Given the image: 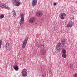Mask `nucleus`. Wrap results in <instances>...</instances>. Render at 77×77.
<instances>
[{
	"instance_id": "f257e3e1",
	"label": "nucleus",
	"mask_w": 77,
	"mask_h": 77,
	"mask_svg": "<svg viewBox=\"0 0 77 77\" xmlns=\"http://www.w3.org/2000/svg\"><path fill=\"white\" fill-rule=\"evenodd\" d=\"M61 43H58L57 46H56V48L57 50L58 51H60L62 50V49L60 48V46H62L63 47H64L65 48L66 47V45H65V44H66L65 42V39H62L61 40Z\"/></svg>"
},
{
	"instance_id": "f03ea898",
	"label": "nucleus",
	"mask_w": 77,
	"mask_h": 77,
	"mask_svg": "<svg viewBox=\"0 0 77 77\" xmlns=\"http://www.w3.org/2000/svg\"><path fill=\"white\" fill-rule=\"evenodd\" d=\"M20 17L21 18L20 21V26L24 24V14H20Z\"/></svg>"
},
{
	"instance_id": "7ed1b4c3",
	"label": "nucleus",
	"mask_w": 77,
	"mask_h": 77,
	"mask_svg": "<svg viewBox=\"0 0 77 77\" xmlns=\"http://www.w3.org/2000/svg\"><path fill=\"white\" fill-rule=\"evenodd\" d=\"M27 69H23L21 72L22 76L23 77H27Z\"/></svg>"
},
{
	"instance_id": "20e7f679",
	"label": "nucleus",
	"mask_w": 77,
	"mask_h": 77,
	"mask_svg": "<svg viewBox=\"0 0 77 77\" xmlns=\"http://www.w3.org/2000/svg\"><path fill=\"white\" fill-rule=\"evenodd\" d=\"M20 0H12V2L13 4H15V6H19L20 5Z\"/></svg>"
},
{
	"instance_id": "39448f33",
	"label": "nucleus",
	"mask_w": 77,
	"mask_h": 77,
	"mask_svg": "<svg viewBox=\"0 0 77 77\" xmlns=\"http://www.w3.org/2000/svg\"><path fill=\"white\" fill-rule=\"evenodd\" d=\"M5 47L6 50H9V49L10 50H11L12 45L10 44V43L8 42L6 43L5 44Z\"/></svg>"
},
{
	"instance_id": "423d86ee",
	"label": "nucleus",
	"mask_w": 77,
	"mask_h": 77,
	"mask_svg": "<svg viewBox=\"0 0 77 77\" xmlns=\"http://www.w3.org/2000/svg\"><path fill=\"white\" fill-rule=\"evenodd\" d=\"M28 39L29 38L27 37L23 42V44L22 45V47L23 48H25L26 45V44H27V41H28Z\"/></svg>"
},
{
	"instance_id": "0eeeda50",
	"label": "nucleus",
	"mask_w": 77,
	"mask_h": 77,
	"mask_svg": "<svg viewBox=\"0 0 77 77\" xmlns=\"http://www.w3.org/2000/svg\"><path fill=\"white\" fill-rule=\"evenodd\" d=\"M74 23L70 22L68 23L67 25L66 26V27H72V26H74Z\"/></svg>"
},
{
	"instance_id": "6e6552de",
	"label": "nucleus",
	"mask_w": 77,
	"mask_h": 77,
	"mask_svg": "<svg viewBox=\"0 0 77 77\" xmlns=\"http://www.w3.org/2000/svg\"><path fill=\"white\" fill-rule=\"evenodd\" d=\"M66 14L64 13H62L61 15L59 16V17L62 20H64L65 17H66Z\"/></svg>"
},
{
	"instance_id": "1a4fd4ad",
	"label": "nucleus",
	"mask_w": 77,
	"mask_h": 77,
	"mask_svg": "<svg viewBox=\"0 0 77 77\" xmlns=\"http://www.w3.org/2000/svg\"><path fill=\"white\" fill-rule=\"evenodd\" d=\"M35 20H36L35 17H32L29 19V23H33L35 21Z\"/></svg>"
},
{
	"instance_id": "9d476101",
	"label": "nucleus",
	"mask_w": 77,
	"mask_h": 77,
	"mask_svg": "<svg viewBox=\"0 0 77 77\" xmlns=\"http://www.w3.org/2000/svg\"><path fill=\"white\" fill-rule=\"evenodd\" d=\"M42 11H39L36 14V15L37 17H41V16H42Z\"/></svg>"
},
{
	"instance_id": "9b49d317",
	"label": "nucleus",
	"mask_w": 77,
	"mask_h": 77,
	"mask_svg": "<svg viewBox=\"0 0 77 77\" xmlns=\"http://www.w3.org/2000/svg\"><path fill=\"white\" fill-rule=\"evenodd\" d=\"M46 53V51L44 48H43L41 51V54L44 55Z\"/></svg>"
},
{
	"instance_id": "f8f14e48",
	"label": "nucleus",
	"mask_w": 77,
	"mask_h": 77,
	"mask_svg": "<svg viewBox=\"0 0 77 77\" xmlns=\"http://www.w3.org/2000/svg\"><path fill=\"white\" fill-rule=\"evenodd\" d=\"M37 3V0H32V6H35Z\"/></svg>"
},
{
	"instance_id": "ddd939ff",
	"label": "nucleus",
	"mask_w": 77,
	"mask_h": 77,
	"mask_svg": "<svg viewBox=\"0 0 77 77\" xmlns=\"http://www.w3.org/2000/svg\"><path fill=\"white\" fill-rule=\"evenodd\" d=\"M0 7L1 8H4L6 7V5L3 3H1L0 4Z\"/></svg>"
},
{
	"instance_id": "4468645a",
	"label": "nucleus",
	"mask_w": 77,
	"mask_h": 77,
	"mask_svg": "<svg viewBox=\"0 0 77 77\" xmlns=\"http://www.w3.org/2000/svg\"><path fill=\"white\" fill-rule=\"evenodd\" d=\"M14 69L16 70V71H18L19 68H18V66L17 65L14 66Z\"/></svg>"
},
{
	"instance_id": "2eb2a0df",
	"label": "nucleus",
	"mask_w": 77,
	"mask_h": 77,
	"mask_svg": "<svg viewBox=\"0 0 77 77\" xmlns=\"http://www.w3.org/2000/svg\"><path fill=\"white\" fill-rule=\"evenodd\" d=\"M13 15L14 17H15L16 14L15 13V10H14L13 12Z\"/></svg>"
},
{
	"instance_id": "dca6fc26",
	"label": "nucleus",
	"mask_w": 77,
	"mask_h": 77,
	"mask_svg": "<svg viewBox=\"0 0 77 77\" xmlns=\"http://www.w3.org/2000/svg\"><path fill=\"white\" fill-rule=\"evenodd\" d=\"M73 67L74 66H73V65L72 64H71L70 65V68H71V69H72Z\"/></svg>"
},
{
	"instance_id": "f3484780",
	"label": "nucleus",
	"mask_w": 77,
	"mask_h": 77,
	"mask_svg": "<svg viewBox=\"0 0 77 77\" xmlns=\"http://www.w3.org/2000/svg\"><path fill=\"white\" fill-rule=\"evenodd\" d=\"M35 46H36V47H38V48H39L41 47V46L39 45H38V44L37 43H36L35 44Z\"/></svg>"
},
{
	"instance_id": "a211bd4d",
	"label": "nucleus",
	"mask_w": 77,
	"mask_h": 77,
	"mask_svg": "<svg viewBox=\"0 0 77 77\" xmlns=\"http://www.w3.org/2000/svg\"><path fill=\"white\" fill-rule=\"evenodd\" d=\"M62 56L63 57H64V58H66V55L65 54H64L62 55Z\"/></svg>"
},
{
	"instance_id": "6ab92c4d",
	"label": "nucleus",
	"mask_w": 77,
	"mask_h": 77,
	"mask_svg": "<svg viewBox=\"0 0 77 77\" xmlns=\"http://www.w3.org/2000/svg\"><path fill=\"white\" fill-rule=\"evenodd\" d=\"M62 52L63 54H65L66 53V50L63 49V50Z\"/></svg>"
},
{
	"instance_id": "aec40b11",
	"label": "nucleus",
	"mask_w": 77,
	"mask_h": 77,
	"mask_svg": "<svg viewBox=\"0 0 77 77\" xmlns=\"http://www.w3.org/2000/svg\"><path fill=\"white\" fill-rule=\"evenodd\" d=\"M4 15L2 14L0 16V18L2 19V18H4Z\"/></svg>"
},
{
	"instance_id": "412c9836",
	"label": "nucleus",
	"mask_w": 77,
	"mask_h": 77,
	"mask_svg": "<svg viewBox=\"0 0 77 77\" xmlns=\"http://www.w3.org/2000/svg\"><path fill=\"white\" fill-rule=\"evenodd\" d=\"M2 47V40H0V48Z\"/></svg>"
},
{
	"instance_id": "4be33fe9",
	"label": "nucleus",
	"mask_w": 77,
	"mask_h": 77,
	"mask_svg": "<svg viewBox=\"0 0 77 77\" xmlns=\"http://www.w3.org/2000/svg\"><path fill=\"white\" fill-rule=\"evenodd\" d=\"M6 9H8V10H10V9H11L10 8L8 7H7L6 8Z\"/></svg>"
},
{
	"instance_id": "5701e85b",
	"label": "nucleus",
	"mask_w": 77,
	"mask_h": 77,
	"mask_svg": "<svg viewBox=\"0 0 77 77\" xmlns=\"http://www.w3.org/2000/svg\"><path fill=\"white\" fill-rule=\"evenodd\" d=\"M74 77H77V74L75 73L74 75Z\"/></svg>"
},
{
	"instance_id": "b1692460",
	"label": "nucleus",
	"mask_w": 77,
	"mask_h": 77,
	"mask_svg": "<svg viewBox=\"0 0 77 77\" xmlns=\"http://www.w3.org/2000/svg\"><path fill=\"white\" fill-rule=\"evenodd\" d=\"M44 75H45V74H42V77H44Z\"/></svg>"
},
{
	"instance_id": "393cba45",
	"label": "nucleus",
	"mask_w": 77,
	"mask_h": 77,
	"mask_svg": "<svg viewBox=\"0 0 77 77\" xmlns=\"http://www.w3.org/2000/svg\"><path fill=\"white\" fill-rule=\"evenodd\" d=\"M49 73L51 74L52 73V72L51 70H49Z\"/></svg>"
},
{
	"instance_id": "a878e982",
	"label": "nucleus",
	"mask_w": 77,
	"mask_h": 77,
	"mask_svg": "<svg viewBox=\"0 0 77 77\" xmlns=\"http://www.w3.org/2000/svg\"><path fill=\"white\" fill-rule=\"evenodd\" d=\"M56 4H57L56 2H54V6H56Z\"/></svg>"
},
{
	"instance_id": "bb28decb",
	"label": "nucleus",
	"mask_w": 77,
	"mask_h": 77,
	"mask_svg": "<svg viewBox=\"0 0 77 77\" xmlns=\"http://www.w3.org/2000/svg\"><path fill=\"white\" fill-rule=\"evenodd\" d=\"M53 77V74H51V75H50V77Z\"/></svg>"
},
{
	"instance_id": "cd10ccee",
	"label": "nucleus",
	"mask_w": 77,
	"mask_h": 77,
	"mask_svg": "<svg viewBox=\"0 0 77 77\" xmlns=\"http://www.w3.org/2000/svg\"><path fill=\"white\" fill-rule=\"evenodd\" d=\"M41 45V46H44V45L43 44H42Z\"/></svg>"
}]
</instances>
